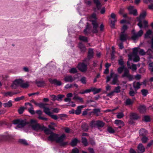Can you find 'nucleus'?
<instances>
[{
    "instance_id": "16",
    "label": "nucleus",
    "mask_w": 153,
    "mask_h": 153,
    "mask_svg": "<svg viewBox=\"0 0 153 153\" xmlns=\"http://www.w3.org/2000/svg\"><path fill=\"white\" fill-rule=\"evenodd\" d=\"M94 55V49L90 48L88 49V55L87 57L91 59L93 58Z\"/></svg>"
},
{
    "instance_id": "45",
    "label": "nucleus",
    "mask_w": 153,
    "mask_h": 153,
    "mask_svg": "<svg viewBox=\"0 0 153 153\" xmlns=\"http://www.w3.org/2000/svg\"><path fill=\"white\" fill-rule=\"evenodd\" d=\"M65 96V95L63 94H59L57 96L56 100L59 101H61L62 99Z\"/></svg>"
},
{
    "instance_id": "56",
    "label": "nucleus",
    "mask_w": 153,
    "mask_h": 153,
    "mask_svg": "<svg viewBox=\"0 0 153 153\" xmlns=\"http://www.w3.org/2000/svg\"><path fill=\"white\" fill-rule=\"evenodd\" d=\"M29 86V85L27 82H22L21 87L23 88H26Z\"/></svg>"
},
{
    "instance_id": "20",
    "label": "nucleus",
    "mask_w": 153,
    "mask_h": 153,
    "mask_svg": "<svg viewBox=\"0 0 153 153\" xmlns=\"http://www.w3.org/2000/svg\"><path fill=\"white\" fill-rule=\"evenodd\" d=\"M141 85V84L139 82H134L133 83V86L135 90H137L140 88Z\"/></svg>"
},
{
    "instance_id": "25",
    "label": "nucleus",
    "mask_w": 153,
    "mask_h": 153,
    "mask_svg": "<svg viewBox=\"0 0 153 153\" xmlns=\"http://www.w3.org/2000/svg\"><path fill=\"white\" fill-rule=\"evenodd\" d=\"M96 124L97 127L102 128L105 126V123L102 121L98 120L96 121Z\"/></svg>"
},
{
    "instance_id": "37",
    "label": "nucleus",
    "mask_w": 153,
    "mask_h": 153,
    "mask_svg": "<svg viewBox=\"0 0 153 153\" xmlns=\"http://www.w3.org/2000/svg\"><path fill=\"white\" fill-rule=\"evenodd\" d=\"M3 105L4 106L5 108H9L11 107L12 105V101L10 100L7 102L4 103L3 104Z\"/></svg>"
},
{
    "instance_id": "31",
    "label": "nucleus",
    "mask_w": 153,
    "mask_h": 153,
    "mask_svg": "<svg viewBox=\"0 0 153 153\" xmlns=\"http://www.w3.org/2000/svg\"><path fill=\"white\" fill-rule=\"evenodd\" d=\"M79 142L78 139L76 138H75L71 140V141L70 143V145L73 147L76 145L78 142Z\"/></svg>"
},
{
    "instance_id": "47",
    "label": "nucleus",
    "mask_w": 153,
    "mask_h": 153,
    "mask_svg": "<svg viewBox=\"0 0 153 153\" xmlns=\"http://www.w3.org/2000/svg\"><path fill=\"white\" fill-rule=\"evenodd\" d=\"M141 92L143 95L144 97L146 96L148 93V91L145 89H142L141 90Z\"/></svg>"
},
{
    "instance_id": "51",
    "label": "nucleus",
    "mask_w": 153,
    "mask_h": 153,
    "mask_svg": "<svg viewBox=\"0 0 153 153\" xmlns=\"http://www.w3.org/2000/svg\"><path fill=\"white\" fill-rule=\"evenodd\" d=\"M139 37L137 35L136 33H134L131 37V39L134 40H135L138 39Z\"/></svg>"
},
{
    "instance_id": "61",
    "label": "nucleus",
    "mask_w": 153,
    "mask_h": 153,
    "mask_svg": "<svg viewBox=\"0 0 153 153\" xmlns=\"http://www.w3.org/2000/svg\"><path fill=\"white\" fill-rule=\"evenodd\" d=\"M80 81L83 84H85L86 83V78L84 76L82 77L80 79Z\"/></svg>"
},
{
    "instance_id": "55",
    "label": "nucleus",
    "mask_w": 153,
    "mask_h": 153,
    "mask_svg": "<svg viewBox=\"0 0 153 153\" xmlns=\"http://www.w3.org/2000/svg\"><path fill=\"white\" fill-rule=\"evenodd\" d=\"M25 108L24 107H20L18 110L19 114H22L23 113Z\"/></svg>"
},
{
    "instance_id": "19",
    "label": "nucleus",
    "mask_w": 153,
    "mask_h": 153,
    "mask_svg": "<svg viewBox=\"0 0 153 153\" xmlns=\"http://www.w3.org/2000/svg\"><path fill=\"white\" fill-rule=\"evenodd\" d=\"M78 46L80 49L81 52L84 53L86 51V48L82 42H80L78 45Z\"/></svg>"
},
{
    "instance_id": "2",
    "label": "nucleus",
    "mask_w": 153,
    "mask_h": 153,
    "mask_svg": "<svg viewBox=\"0 0 153 153\" xmlns=\"http://www.w3.org/2000/svg\"><path fill=\"white\" fill-rule=\"evenodd\" d=\"M36 122L35 120L31 119L30 122L26 121V120H22V119H16L13 121V123L15 125L17 124V127L19 128H22L24 127L27 124L30 123V125H33V124Z\"/></svg>"
},
{
    "instance_id": "59",
    "label": "nucleus",
    "mask_w": 153,
    "mask_h": 153,
    "mask_svg": "<svg viewBox=\"0 0 153 153\" xmlns=\"http://www.w3.org/2000/svg\"><path fill=\"white\" fill-rule=\"evenodd\" d=\"M96 121H95L94 120H92L91 121L90 123V126L91 127L93 128L95 127V126H96Z\"/></svg>"
},
{
    "instance_id": "40",
    "label": "nucleus",
    "mask_w": 153,
    "mask_h": 153,
    "mask_svg": "<svg viewBox=\"0 0 153 153\" xmlns=\"http://www.w3.org/2000/svg\"><path fill=\"white\" fill-rule=\"evenodd\" d=\"M82 142L84 146H86L88 145V143L87 142V140L85 137H82Z\"/></svg>"
},
{
    "instance_id": "29",
    "label": "nucleus",
    "mask_w": 153,
    "mask_h": 153,
    "mask_svg": "<svg viewBox=\"0 0 153 153\" xmlns=\"http://www.w3.org/2000/svg\"><path fill=\"white\" fill-rule=\"evenodd\" d=\"M88 23H87V25L85 29L84 30L83 32L86 35H87L90 33V28L88 25Z\"/></svg>"
},
{
    "instance_id": "17",
    "label": "nucleus",
    "mask_w": 153,
    "mask_h": 153,
    "mask_svg": "<svg viewBox=\"0 0 153 153\" xmlns=\"http://www.w3.org/2000/svg\"><path fill=\"white\" fill-rule=\"evenodd\" d=\"M100 108H95L93 110L91 113L95 114L97 117L98 116L101 114L100 113Z\"/></svg>"
},
{
    "instance_id": "41",
    "label": "nucleus",
    "mask_w": 153,
    "mask_h": 153,
    "mask_svg": "<svg viewBox=\"0 0 153 153\" xmlns=\"http://www.w3.org/2000/svg\"><path fill=\"white\" fill-rule=\"evenodd\" d=\"M73 99L74 100H78L80 102H83L82 98L77 96V94H74V96L73 98Z\"/></svg>"
},
{
    "instance_id": "18",
    "label": "nucleus",
    "mask_w": 153,
    "mask_h": 153,
    "mask_svg": "<svg viewBox=\"0 0 153 153\" xmlns=\"http://www.w3.org/2000/svg\"><path fill=\"white\" fill-rule=\"evenodd\" d=\"M148 133L147 131L144 128H141L139 130V135L140 136H146Z\"/></svg>"
},
{
    "instance_id": "48",
    "label": "nucleus",
    "mask_w": 153,
    "mask_h": 153,
    "mask_svg": "<svg viewBox=\"0 0 153 153\" xmlns=\"http://www.w3.org/2000/svg\"><path fill=\"white\" fill-rule=\"evenodd\" d=\"M141 139V141L143 143H146L147 142L148 140V138L146 136H143Z\"/></svg>"
},
{
    "instance_id": "38",
    "label": "nucleus",
    "mask_w": 153,
    "mask_h": 153,
    "mask_svg": "<svg viewBox=\"0 0 153 153\" xmlns=\"http://www.w3.org/2000/svg\"><path fill=\"white\" fill-rule=\"evenodd\" d=\"M79 40L85 42L88 41V38L84 36H79Z\"/></svg>"
},
{
    "instance_id": "64",
    "label": "nucleus",
    "mask_w": 153,
    "mask_h": 153,
    "mask_svg": "<svg viewBox=\"0 0 153 153\" xmlns=\"http://www.w3.org/2000/svg\"><path fill=\"white\" fill-rule=\"evenodd\" d=\"M124 115L123 113L120 112L117 115V118L119 119H120L122 118Z\"/></svg>"
},
{
    "instance_id": "62",
    "label": "nucleus",
    "mask_w": 153,
    "mask_h": 153,
    "mask_svg": "<svg viewBox=\"0 0 153 153\" xmlns=\"http://www.w3.org/2000/svg\"><path fill=\"white\" fill-rule=\"evenodd\" d=\"M79 150L76 148H74L72 150L71 153H79Z\"/></svg>"
},
{
    "instance_id": "42",
    "label": "nucleus",
    "mask_w": 153,
    "mask_h": 153,
    "mask_svg": "<svg viewBox=\"0 0 153 153\" xmlns=\"http://www.w3.org/2000/svg\"><path fill=\"white\" fill-rule=\"evenodd\" d=\"M91 59L89 58H88V57H87L85 58L83 60V62L85 63V64L87 65H89L90 64V60Z\"/></svg>"
},
{
    "instance_id": "49",
    "label": "nucleus",
    "mask_w": 153,
    "mask_h": 153,
    "mask_svg": "<svg viewBox=\"0 0 153 153\" xmlns=\"http://www.w3.org/2000/svg\"><path fill=\"white\" fill-rule=\"evenodd\" d=\"M69 72L71 74H75L77 72V71L76 68H71L69 71Z\"/></svg>"
},
{
    "instance_id": "13",
    "label": "nucleus",
    "mask_w": 153,
    "mask_h": 153,
    "mask_svg": "<svg viewBox=\"0 0 153 153\" xmlns=\"http://www.w3.org/2000/svg\"><path fill=\"white\" fill-rule=\"evenodd\" d=\"M49 81L51 83L55 84L57 86H60L62 84L61 81L58 80L56 79H52L50 78L49 79Z\"/></svg>"
},
{
    "instance_id": "44",
    "label": "nucleus",
    "mask_w": 153,
    "mask_h": 153,
    "mask_svg": "<svg viewBox=\"0 0 153 153\" xmlns=\"http://www.w3.org/2000/svg\"><path fill=\"white\" fill-rule=\"evenodd\" d=\"M152 33V30H149L144 35V37L145 38H147L149 37V36Z\"/></svg>"
},
{
    "instance_id": "5",
    "label": "nucleus",
    "mask_w": 153,
    "mask_h": 153,
    "mask_svg": "<svg viewBox=\"0 0 153 153\" xmlns=\"http://www.w3.org/2000/svg\"><path fill=\"white\" fill-rule=\"evenodd\" d=\"M146 15V11H144L140 14L139 17L137 18V20L138 22V23L137 24V25L140 28H142L143 27V25L141 19H144Z\"/></svg>"
},
{
    "instance_id": "60",
    "label": "nucleus",
    "mask_w": 153,
    "mask_h": 153,
    "mask_svg": "<svg viewBox=\"0 0 153 153\" xmlns=\"http://www.w3.org/2000/svg\"><path fill=\"white\" fill-rule=\"evenodd\" d=\"M85 3L87 5L90 6L92 5V2L91 0H85Z\"/></svg>"
},
{
    "instance_id": "12",
    "label": "nucleus",
    "mask_w": 153,
    "mask_h": 153,
    "mask_svg": "<svg viewBox=\"0 0 153 153\" xmlns=\"http://www.w3.org/2000/svg\"><path fill=\"white\" fill-rule=\"evenodd\" d=\"M134 6H130L128 7L129 13L133 14L134 16H136L137 15V11L136 9H133Z\"/></svg>"
},
{
    "instance_id": "1",
    "label": "nucleus",
    "mask_w": 153,
    "mask_h": 153,
    "mask_svg": "<svg viewBox=\"0 0 153 153\" xmlns=\"http://www.w3.org/2000/svg\"><path fill=\"white\" fill-rule=\"evenodd\" d=\"M124 71L121 77L123 78H126L129 81H131L133 79V75H131L129 73V70L124 66H121L117 69L118 73L119 74H121Z\"/></svg>"
},
{
    "instance_id": "54",
    "label": "nucleus",
    "mask_w": 153,
    "mask_h": 153,
    "mask_svg": "<svg viewBox=\"0 0 153 153\" xmlns=\"http://www.w3.org/2000/svg\"><path fill=\"white\" fill-rule=\"evenodd\" d=\"M108 131L110 133H114L115 132L114 130L111 127H108L107 128Z\"/></svg>"
},
{
    "instance_id": "36",
    "label": "nucleus",
    "mask_w": 153,
    "mask_h": 153,
    "mask_svg": "<svg viewBox=\"0 0 153 153\" xmlns=\"http://www.w3.org/2000/svg\"><path fill=\"white\" fill-rule=\"evenodd\" d=\"M2 93L4 97H12L13 96V92L11 91H7V92H3Z\"/></svg>"
},
{
    "instance_id": "33",
    "label": "nucleus",
    "mask_w": 153,
    "mask_h": 153,
    "mask_svg": "<svg viewBox=\"0 0 153 153\" xmlns=\"http://www.w3.org/2000/svg\"><path fill=\"white\" fill-rule=\"evenodd\" d=\"M5 140L9 142L12 141L13 139V137L10 135H5Z\"/></svg>"
},
{
    "instance_id": "22",
    "label": "nucleus",
    "mask_w": 153,
    "mask_h": 153,
    "mask_svg": "<svg viewBox=\"0 0 153 153\" xmlns=\"http://www.w3.org/2000/svg\"><path fill=\"white\" fill-rule=\"evenodd\" d=\"M84 107L83 105L78 106L77 108L76 109L75 111V114L76 115H79L81 112L82 109Z\"/></svg>"
},
{
    "instance_id": "8",
    "label": "nucleus",
    "mask_w": 153,
    "mask_h": 153,
    "mask_svg": "<svg viewBox=\"0 0 153 153\" xmlns=\"http://www.w3.org/2000/svg\"><path fill=\"white\" fill-rule=\"evenodd\" d=\"M77 68L81 72H85L87 69V65L85 64V63L82 62L78 64Z\"/></svg>"
},
{
    "instance_id": "52",
    "label": "nucleus",
    "mask_w": 153,
    "mask_h": 153,
    "mask_svg": "<svg viewBox=\"0 0 153 153\" xmlns=\"http://www.w3.org/2000/svg\"><path fill=\"white\" fill-rule=\"evenodd\" d=\"M143 28L146 29L148 27V22L146 20H144L143 21Z\"/></svg>"
},
{
    "instance_id": "28",
    "label": "nucleus",
    "mask_w": 153,
    "mask_h": 153,
    "mask_svg": "<svg viewBox=\"0 0 153 153\" xmlns=\"http://www.w3.org/2000/svg\"><path fill=\"white\" fill-rule=\"evenodd\" d=\"M82 129L85 131H87L89 128L88 125L85 123H83L81 125Z\"/></svg>"
},
{
    "instance_id": "46",
    "label": "nucleus",
    "mask_w": 153,
    "mask_h": 153,
    "mask_svg": "<svg viewBox=\"0 0 153 153\" xmlns=\"http://www.w3.org/2000/svg\"><path fill=\"white\" fill-rule=\"evenodd\" d=\"M64 137L63 138L62 140L60 142H57V143H59L60 145L62 146H64L68 144V142H63V141L65 137V135L64 134Z\"/></svg>"
},
{
    "instance_id": "7",
    "label": "nucleus",
    "mask_w": 153,
    "mask_h": 153,
    "mask_svg": "<svg viewBox=\"0 0 153 153\" xmlns=\"http://www.w3.org/2000/svg\"><path fill=\"white\" fill-rule=\"evenodd\" d=\"M91 22L92 25L93 27V29L92 30V32L94 33H96L98 32L97 28L98 27V24L96 20H90Z\"/></svg>"
},
{
    "instance_id": "30",
    "label": "nucleus",
    "mask_w": 153,
    "mask_h": 153,
    "mask_svg": "<svg viewBox=\"0 0 153 153\" xmlns=\"http://www.w3.org/2000/svg\"><path fill=\"white\" fill-rule=\"evenodd\" d=\"M137 149L141 153H143L145 150V149L144 146L141 143H140L138 145Z\"/></svg>"
},
{
    "instance_id": "27",
    "label": "nucleus",
    "mask_w": 153,
    "mask_h": 153,
    "mask_svg": "<svg viewBox=\"0 0 153 153\" xmlns=\"http://www.w3.org/2000/svg\"><path fill=\"white\" fill-rule=\"evenodd\" d=\"M137 90H135L134 91L132 87L130 88V90L128 94L129 96L133 97L137 94Z\"/></svg>"
},
{
    "instance_id": "50",
    "label": "nucleus",
    "mask_w": 153,
    "mask_h": 153,
    "mask_svg": "<svg viewBox=\"0 0 153 153\" xmlns=\"http://www.w3.org/2000/svg\"><path fill=\"white\" fill-rule=\"evenodd\" d=\"M47 104H44L42 103H37V105H36L37 106H39L40 108H43V109L45 107V105H48Z\"/></svg>"
},
{
    "instance_id": "53",
    "label": "nucleus",
    "mask_w": 153,
    "mask_h": 153,
    "mask_svg": "<svg viewBox=\"0 0 153 153\" xmlns=\"http://www.w3.org/2000/svg\"><path fill=\"white\" fill-rule=\"evenodd\" d=\"M143 120L146 122H149L150 121V118L149 116H145Z\"/></svg>"
},
{
    "instance_id": "10",
    "label": "nucleus",
    "mask_w": 153,
    "mask_h": 153,
    "mask_svg": "<svg viewBox=\"0 0 153 153\" xmlns=\"http://www.w3.org/2000/svg\"><path fill=\"white\" fill-rule=\"evenodd\" d=\"M93 2L95 5V7L94 8L95 11L100 10L102 7V4L100 0H93Z\"/></svg>"
},
{
    "instance_id": "4",
    "label": "nucleus",
    "mask_w": 153,
    "mask_h": 153,
    "mask_svg": "<svg viewBox=\"0 0 153 153\" xmlns=\"http://www.w3.org/2000/svg\"><path fill=\"white\" fill-rule=\"evenodd\" d=\"M64 137V134H63L60 136L59 137L58 134L53 132L48 137L49 140L52 141H55L57 142H60L62 141L63 138Z\"/></svg>"
},
{
    "instance_id": "21",
    "label": "nucleus",
    "mask_w": 153,
    "mask_h": 153,
    "mask_svg": "<svg viewBox=\"0 0 153 153\" xmlns=\"http://www.w3.org/2000/svg\"><path fill=\"white\" fill-rule=\"evenodd\" d=\"M42 131H44V132L47 135L50 134V135L53 132L51 130L44 126H43Z\"/></svg>"
},
{
    "instance_id": "11",
    "label": "nucleus",
    "mask_w": 153,
    "mask_h": 153,
    "mask_svg": "<svg viewBox=\"0 0 153 153\" xmlns=\"http://www.w3.org/2000/svg\"><path fill=\"white\" fill-rule=\"evenodd\" d=\"M76 79L75 77H72L71 75H67L65 77L64 80L65 82H72Z\"/></svg>"
},
{
    "instance_id": "23",
    "label": "nucleus",
    "mask_w": 153,
    "mask_h": 153,
    "mask_svg": "<svg viewBox=\"0 0 153 153\" xmlns=\"http://www.w3.org/2000/svg\"><path fill=\"white\" fill-rule=\"evenodd\" d=\"M35 83L39 87H43L45 84V82L44 81H36Z\"/></svg>"
},
{
    "instance_id": "24",
    "label": "nucleus",
    "mask_w": 153,
    "mask_h": 153,
    "mask_svg": "<svg viewBox=\"0 0 153 153\" xmlns=\"http://www.w3.org/2000/svg\"><path fill=\"white\" fill-rule=\"evenodd\" d=\"M128 36L127 34H120V40L122 42L125 41L127 40Z\"/></svg>"
},
{
    "instance_id": "57",
    "label": "nucleus",
    "mask_w": 153,
    "mask_h": 153,
    "mask_svg": "<svg viewBox=\"0 0 153 153\" xmlns=\"http://www.w3.org/2000/svg\"><path fill=\"white\" fill-rule=\"evenodd\" d=\"M134 58L133 59V61L135 62H137L140 60V58L139 56L137 55H134Z\"/></svg>"
},
{
    "instance_id": "26",
    "label": "nucleus",
    "mask_w": 153,
    "mask_h": 153,
    "mask_svg": "<svg viewBox=\"0 0 153 153\" xmlns=\"http://www.w3.org/2000/svg\"><path fill=\"white\" fill-rule=\"evenodd\" d=\"M130 118L131 120H137L139 118L137 114L135 113H132L130 115Z\"/></svg>"
},
{
    "instance_id": "34",
    "label": "nucleus",
    "mask_w": 153,
    "mask_h": 153,
    "mask_svg": "<svg viewBox=\"0 0 153 153\" xmlns=\"http://www.w3.org/2000/svg\"><path fill=\"white\" fill-rule=\"evenodd\" d=\"M101 90V88H96L92 87V91L93 92L94 94H95L98 93L100 92Z\"/></svg>"
},
{
    "instance_id": "6",
    "label": "nucleus",
    "mask_w": 153,
    "mask_h": 153,
    "mask_svg": "<svg viewBox=\"0 0 153 153\" xmlns=\"http://www.w3.org/2000/svg\"><path fill=\"white\" fill-rule=\"evenodd\" d=\"M24 81L22 79H17L15 80L13 83L11 85V87L14 89H16L19 86H21L22 82Z\"/></svg>"
},
{
    "instance_id": "58",
    "label": "nucleus",
    "mask_w": 153,
    "mask_h": 153,
    "mask_svg": "<svg viewBox=\"0 0 153 153\" xmlns=\"http://www.w3.org/2000/svg\"><path fill=\"white\" fill-rule=\"evenodd\" d=\"M120 87L118 86L117 87H116L115 88L114 90L113 91H114V92H115L117 93H119L120 91Z\"/></svg>"
},
{
    "instance_id": "43",
    "label": "nucleus",
    "mask_w": 153,
    "mask_h": 153,
    "mask_svg": "<svg viewBox=\"0 0 153 153\" xmlns=\"http://www.w3.org/2000/svg\"><path fill=\"white\" fill-rule=\"evenodd\" d=\"M19 142L20 143L25 146H27L28 145L27 141L25 139H19Z\"/></svg>"
},
{
    "instance_id": "39",
    "label": "nucleus",
    "mask_w": 153,
    "mask_h": 153,
    "mask_svg": "<svg viewBox=\"0 0 153 153\" xmlns=\"http://www.w3.org/2000/svg\"><path fill=\"white\" fill-rule=\"evenodd\" d=\"M43 111L45 114L49 116L51 115V112L50 111V109L49 108L45 107L43 109Z\"/></svg>"
},
{
    "instance_id": "14",
    "label": "nucleus",
    "mask_w": 153,
    "mask_h": 153,
    "mask_svg": "<svg viewBox=\"0 0 153 153\" xmlns=\"http://www.w3.org/2000/svg\"><path fill=\"white\" fill-rule=\"evenodd\" d=\"M111 17L114 19L113 21L111 20V27L112 28H114L115 26V23L116 22V20L115 19L116 16V15L114 13H112L111 14Z\"/></svg>"
},
{
    "instance_id": "63",
    "label": "nucleus",
    "mask_w": 153,
    "mask_h": 153,
    "mask_svg": "<svg viewBox=\"0 0 153 153\" xmlns=\"http://www.w3.org/2000/svg\"><path fill=\"white\" fill-rule=\"evenodd\" d=\"M28 111L32 115H33V114H35V111L33 110V108H28Z\"/></svg>"
},
{
    "instance_id": "9",
    "label": "nucleus",
    "mask_w": 153,
    "mask_h": 153,
    "mask_svg": "<svg viewBox=\"0 0 153 153\" xmlns=\"http://www.w3.org/2000/svg\"><path fill=\"white\" fill-rule=\"evenodd\" d=\"M30 126L33 130L37 131L39 130L42 131L43 128V126H41L39 124L37 123L33 125H30Z\"/></svg>"
},
{
    "instance_id": "32",
    "label": "nucleus",
    "mask_w": 153,
    "mask_h": 153,
    "mask_svg": "<svg viewBox=\"0 0 153 153\" xmlns=\"http://www.w3.org/2000/svg\"><path fill=\"white\" fill-rule=\"evenodd\" d=\"M138 109L140 113H144L146 110V107L144 105H140L138 108Z\"/></svg>"
},
{
    "instance_id": "3",
    "label": "nucleus",
    "mask_w": 153,
    "mask_h": 153,
    "mask_svg": "<svg viewBox=\"0 0 153 153\" xmlns=\"http://www.w3.org/2000/svg\"><path fill=\"white\" fill-rule=\"evenodd\" d=\"M118 75L117 74H114L112 71L110 73L109 76H107L106 82L109 81L111 77H113L112 80L111 84L113 85H119V80L118 78Z\"/></svg>"
},
{
    "instance_id": "15",
    "label": "nucleus",
    "mask_w": 153,
    "mask_h": 153,
    "mask_svg": "<svg viewBox=\"0 0 153 153\" xmlns=\"http://www.w3.org/2000/svg\"><path fill=\"white\" fill-rule=\"evenodd\" d=\"M114 123L118 126V127L117 128H121L124 126V123L123 121L120 120H115L114 121Z\"/></svg>"
},
{
    "instance_id": "35",
    "label": "nucleus",
    "mask_w": 153,
    "mask_h": 153,
    "mask_svg": "<svg viewBox=\"0 0 153 153\" xmlns=\"http://www.w3.org/2000/svg\"><path fill=\"white\" fill-rule=\"evenodd\" d=\"M134 102V101L130 99H127L125 101V105H132Z\"/></svg>"
}]
</instances>
